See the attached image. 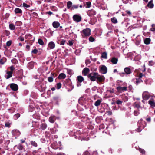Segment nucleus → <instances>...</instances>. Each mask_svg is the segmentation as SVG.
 <instances>
[{"instance_id":"20e7f679","label":"nucleus","mask_w":155,"mask_h":155,"mask_svg":"<svg viewBox=\"0 0 155 155\" xmlns=\"http://www.w3.org/2000/svg\"><path fill=\"white\" fill-rule=\"evenodd\" d=\"M99 70L101 73L105 74L107 73V69L105 65H102L100 66Z\"/></svg>"},{"instance_id":"7c9ffc66","label":"nucleus","mask_w":155,"mask_h":155,"mask_svg":"<svg viewBox=\"0 0 155 155\" xmlns=\"http://www.w3.org/2000/svg\"><path fill=\"white\" fill-rule=\"evenodd\" d=\"M38 44L41 45H44V42L41 39H39L38 40Z\"/></svg>"},{"instance_id":"e2e57ef3","label":"nucleus","mask_w":155,"mask_h":155,"mask_svg":"<svg viewBox=\"0 0 155 155\" xmlns=\"http://www.w3.org/2000/svg\"><path fill=\"white\" fill-rule=\"evenodd\" d=\"M12 62L13 63L16 64L18 62L17 60L15 59H14L12 60Z\"/></svg>"},{"instance_id":"5701e85b","label":"nucleus","mask_w":155,"mask_h":155,"mask_svg":"<svg viewBox=\"0 0 155 155\" xmlns=\"http://www.w3.org/2000/svg\"><path fill=\"white\" fill-rule=\"evenodd\" d=\"M47 127V125L45 123H42L40 125V128L43 130H45Z\"/></svg>"},{"instance_id":"37998d69","label":"nucleus","mask_w":155,"mask_h":155,"mask_svg":"<svg viewBox=\"0 0 155 155\" xmlns=\"http://www.w3.org/2000/svg\"><path fill=\"white\" fill-rule=\"evenodd\" d=\"M139 110V109H138L137 110H135L134 111V114L135 116H137L140 113L138 111Z\"/></svg>"},{"instance_id":"c85d7f7f","label":"nucleus","mask_w":155,"mask_h":155,"mask_svg":"<svg viewBox=\"0 0 155 155\" xmlns=\"http://www.w3.org/2000/svg\"><path fill=\"white\" fill-rule=\"evenodd\" d=\"M9 28L11 30H13L15 29V26L13 24H10L9 25Z\"/></svg>"},{"instance_id":"338daca9","label":"nucleus","mask_w":155,"mask_h":155,"mask_svg":"<svg viewBox=\"0 0 155 155\" xmlns=\"http://www.w3.org/2000/svg\"><path fill=\"white\" fill-rule=\"evenodd\" d=\"M68 43H69V45L70 46H72L73 45V42H72V41H71V40L69 41Z\"/></svg>"},{"instance_id":"9d476101","label":"nucleus","mask_w":155,"mask_h":155,"mask_svg":"<svg viewBox=\"0 0 155 155\" xmlns=\"http://www.w3.org/2000/svg\"><path fill=\"white\" fill-rule=\"evenodd\" d=\"M55 46V45L53 41L49 42L48 45L47 49L48 50L54 49Z\"/></svg>"},{"instance_id":"a18cd8bd","label":"nucleus","mask_w":155,"mask_h":155,"mask_svg":"<svg viewBox=\"0 0 155 155\" xmlns=\"http://www.w3.org/2000/svg\"><path fill=\"white\" fill-rule=\"evenodd\" d=\"M116 103V100L115 98H113L112 100V102L111 103V104L112 105H114Z\"/></svg>"},{"instance_id":"774afa93","label":"nucleus","mask_w":155,"mask_h":155,"mask_svg":"<svg viewBox=\"0 0 155 155\" xmlns=\"http://www.w3.org/2000/svg\"><path fill=\"white\" fill-rule=\"evenodd\" d=\"M18 39H19L21 41H23L24 40V38L21 37H19L18 38Z\"/></svg>"},{"instance_id":"a211bd4d","label":"nucleus","mask_w":155,"mask_h":155,"mask_svg":"<svg viewBox=\"0 0 155 155\" xmlns=\"http://www.w3.org/2000/svg\"><path fill=\"white\" fill-rule=\"evenodd\" d=\"M125 73L127 74H130L131 73V69L129 67H126L124 69Z\"/></svg>"},{"instance_id":"79ce46f5","label":"nucleus","mask_w":155,"mask_h":155,"mask_svg":"<svg viewBox=\"0 0 155 155\" xmlns=\"http://www.w3.org/2000/svg\"><path fill=\"white\" fill-rule=\"evenodd\" d=\"M89 40L91 42H93L95 40V38L91 36L89 37Z\"/></svg>"},{"instance_id":"4468645a","label":"nucleus","mask_w":155,"mask_h":155,"mask_svg":"<svg viewBox=\"0 0 155 155\" xmlns=\"http://www.w3.org/2000/svg\"><path fill=\"white\" fill-rule=\"evenodd\" d=\"M14 12L15 14H19L21 15L22 13V10L19 8H16L14 10Z\"/></svg>"},{"instance_id":"1a4fd4ad","label":"nucleus","mask_w":155,"mask_h":155,"mask_svg":"<svg viewBox=\"0 0 155 155\" xmlns=\"http://www.w3.org/2000/svg\"><path fill=\"white\" fill-rule=\"evenodd\" d=\"M88 15L91 17H93L96 14V12L94 10H89L87 12Z\"/></svg>"},{"instance_id":"473e14b6","label":"nucleus","mask_w":155,"mask_h":155,"mask_svg":"<svg viewBox=\"0 0 155 155\" xmlns=\"http://www.w3.org/2000/svg\"><path fill=\"white\" fill-rule=\"evenodd\" d=\"M86 8H89L91 6V3L90 2H86Z\"/></svg>"},{"instance_id":"58836bf2","label":"nucleus","mask_w":155,"mask_h":155,"mask_svg":"<svg viewBox=\"0 0 155 155\" xmlns=\"http://www.w3.org/2000/svg\"><path fill=\"white\" fill-rule=\"evenodd\" d=\"M23 146L21 144H19L18 146V148L19 150H23Z\"/></svg>"},{"instance_id":"f8f14e48","label":"nucleus","mask_w":155,"mask_h":155,"mask_svg":"<svg viewBox=\"0 0 155 155\" xmlns=\"http://www.w3.org/2000/svg\"><path fill=\"white\" fill-rule=\"evenodd\" d=\"M90 72L89 69L86 67L84 68L83 70L82 71V74L84 76H86Z\"/></svg>"},{"instance_id":"680f3d73","label":"nucleus","mask_w":155,"mask_h":155,"mask_svg":"<svg viewBox=\"0 0 155 155\" xmlns=\"http://www.w3.org/2000/svg\"><path fill=\"white\" fill-rule=\"evenodd\" d=\"M83 155H90V153L88 151H85Z\"/></svg>"},{"instance_id":"4be33fe9","label":"nucleus","mask_w":155,"mask_h":155,"mask_svg":"<svg viewBox=\"0 0 155 155\" xmlns=\"http://www.w3.org/2000/svg\"><path fill=\"white\" fill-rule=\"evenodd\" d=\"M135 84L137 85L141 82H143V81L141 79L139 78H136Z\"/></svg>"},{"instance_id":"6ab92c4d","label":"nucleus","mask_w":155,"mask_h":155,"mask_svg":"<svg viewBox=\"0 0 155 155\" xmlns=\"http://www.w3.org/2000/svg\"><path fill=\"white\" fill-rule=\"evenodd\" d=\"M52 25L55 28H57L60 26V24L58 21H54L52 23Z\"/></svg>"},{"instance_id":"f257e3e1","label":"nucleus","mask_w":155,"mask_h":155,"mask_svg":"<svg viewBox=\"0 0 155 155\" xmlns=\"http://www.w3.org/2000/svg\"><path fill=\"white\" fill-rule=\"evenodd\" d=\"M146 124V122L143 120H139L137 123V126L138 127L137 130V132H140L145 127Z\"/></svg>"},{"instance_id":"6e6d98bb","label":"nucleus","mask_w":155,"mask_h":155,"mask_svg":"<svg viewBox=\"0 0 155 155\" xmlns=\"http://www.w3.org/2000/svg\"><path fill=\"white\" fill-rule=\"evenodd\" d=\"M151 30L153 31H155V25L153 24L152 25V27L151 29Z\"/></svg>"},{"instance_id":"3c124183","label":"nucleus","mask_w":155,"mask_h":155,"mask_svg":"<svg viewBox=\"0 0 155 155\" xmlns=\"http://www.w3.org/2000/svg\"><path fill=\"white\" fill-rule=\"evenodd\" d=\"M143 76H145V75L144 74H143L142 73H140L139 74L138 78H141Z\"/></svg>"},{"instance_id":"393cba45","label":"nucleus","mask_w":155,"mask_h":155,"mask_svg":"<svg viewBox=\"0 0 155 155\" xmlns=\"http://www.w3.org/2000/svg\"><path fill=\"white\" fill-rule=\"evenodd\" d=\"M151 41V40L149 38H146L144 40V43L146 45L149 44Z\"/></svg>"},{"instance_id":"e433bc0d","label":"nucleus","mask_w":155,"mask_h":155,"mask_svg":"<svg viewBox=\"0 0 155 155\" xmlns=\"http://www.w3.org/2000/svg\"><path fill=\"white\" fill-rule=\"evenodd\" d=\"M31 144L32 145L35 147H36L37 146V143L35 141H31Z\"/></svg>"},{"instance_id":"7ed1b4c3","label":"nucleus","mask_w":155,"mask_h":155,"mask_svg":"<svg viewBox=\"0 0 155 155\" xmlns=\"http://www.w3.org/2000/svg\"><path fill=\"white\" fill-rule=\"evenodd\" d=\"M98 74L97 72H92L87 75V77L91 81H96V77Z\"/></svg>"},{"instance_id":"bf43d9fd","label":"nucleus","mask_w":155,"mask_h":155,"mask_svg":"<svg viewBox=\"0 0 155 155\" xmlns=\"http://www.w3.org/2000/svg\"><path fill=\"white\" fill-rule=\"evenodd\" d=\"M23 7H26V8H29L30 7L29 5H27L25 3H23Z\"/></svg>"},{"instance_id":"bb28decb","label":"nucleus","mask_w":155,"mask_h":155,"mask_svg":"<svg viewBox=\"0 0 155 155\" xmlns=\"http://www.w3.org/2000/svg\"><path fill=\"white\" fill-rule=\"evenodd\" d=\"M101 57L104 59H107V53L105 52L102 53L101 54Z\"/></svg>"},{"instance_id":"13d9d810","label":"nucleus","mask_w":155,"mask_h":155,"mask_svg":"<svg viewBox=\"0 0 155 155\" xmlns=\"http://www.w3.org/2000/svg\"><path fill=\"white\" fill-rule=\"evenodd\" d=\"M65 41H66L65 40L63 39L61 40L60 41V44L62 45H64L65 44Z\"/></svg>"},{"instance_id":"09e8293b","label":"nucleus","mask_w":155,"mask_h":155,"mask_svg":"<svg viewBox=\"0 0 155 155\" xmlns=\"http://www.w3.org/2000/svg\"><path fill=\"white\" fill-rule=\"evenodd\" d=\"M112 22L114 23H116V18L115 17H113L111 18Z\"/></svg>"},{"instance_id":"0e129e2a","label":"nucleus","mask_w":155,"mask_h":155,"mask_svg":"<svg viewBox=\"0 0 155 155\" xmlns=\"http://www.w3.org/2000/svg\"><path fill=\"white\" fill-rule=\"evenodd\" d=\"M123 102L122 101H120L119 100H117V104H120Z\"/></svg>"},{"instance_id":"c03bdc74","label":"nucleus","mask_w":155,"mask_h":155,"mask_svg":"<svg viewBox=\"0 0 155 155\" xmlns=\"http://www.w3.org/2000/svg\"><path fill=\"white\" fill-rule=\"evenodd\" d=\"M51 9L54 11H57V8L55 6H52L51 7Z\"/></svg>"},{"instance_id":"5fc2aeb1","label":"nucleus","mask_w":155,"mask_h":155,"mask_svg":"<svg viewBox=\"0 0 155 155\" xmlns=\"http://www.w3.org/2000/svg\"><path fill=\"white\" fill-rule=\"evenodd\" d=\"M107 91L110 93H113L114 92V89H110V90H108Z\"/></svg>"},{"instance_id":"2f4dec72","label":"nucleus","mask_w":155,"mask_h":155,"mask_svg":"<svg viewBox=\"0 0 155 155\" xmlns=\"http://www.w3.org/2000/svg\"><path fill=\"white\" fill-rule=\"evenodd\" d=\"M9 69L10 70V71H10L11 72L13 73V71H14V70L15 69V68L13 66H12L11 67H8V69Z\"/></svg>"},{"instance_id":"603ef678","label":"nucleus","mask_w":155,"mask_h":155,"mask_svg":"<svg viewBox=\"0 0 155 155\" xmlns=\"http://www.w3.org/2000/svg\"><path fill=\"white\" fill-rule=\"evenodd\" d=\"M38 52V51L37 49H34L32 51L31 53H32L34 54H36Z\"/></svg>"},{"instance_id":"864d4df0","label":"nucleus","mask_w":155,"mask_h":155,"mask_svg":"<svg viewBox=\"0 0 155 155\" xmlns=\"http://www.w3.org/2000/svg\"><path fill=\"white\" fill-rule=\"evenodd\" d=\"M139 151L142 154H144L145 153V151L144 149L140 148L139 149Z\"/></svg>"},{"instance_id":"ddd939ff","label":"nucleus","mask_w":155,"mask_h":155,"mask_svg":"<svg viewBox=\"0 0 155 155\" xmlns=\"http://www.w3.org/2000/svg\"><path fill=\"white\" fill-rule=\"evenodd\" d=\"M96 78V79L97 80V83H101L104 80L103 77L99 74H98Z\"/></svg>"},{"instance_id":"f03ea898","label":"nucleus","mask_w":155,"mask_h":155,"mask_svg":"<svg viewBox=\"0 0 155 155\" xmlns=\"http://www.w3.org/2000/svg\"><path fill=\"white\" fill-rule=\"evenodd\" d=\"M83 38H85L89 37L91 35V30L88 28L84 29L80 31Z\"/></svg>"},{"instance_id":"6e6552de","label":"nucleus","mask_w":155,"mask_h":155,"mask_svg":"<svg viewBox=\"0 0 155 155\" xmlns=\"http://www.w3.org/2000/svg\"><path fill=\"white\" fill-rule=\"evenodd\" d=\"M10 87L13 91H17L18 89V85L15 83H11L10 84Z\"/></svg>"},{"instance_id":"052dcab7","label":"nucleus","mask_w":155,"mask_h":155,"mask_svg":"<svg viewBox=\"0 0 155 155\" xmlns=\"http://www.w3.org/2000/svg\"><path fill=\"white\" fill-rule=\"evenodd\" d=\"M12 41H7L6 43V45L7 46H9L11 45Z\"/></svg>"},{"instance_id":"8fccbe9b","label":"nucleus","mask_w":155,"mask_h":155,"mask_svg":"<svg viewBox=\"0 0 155 155\" xmlns=\"http://www.w3.org/2000/svg\"><path fill=\"white\" fill-rule=\"evenodd\" d=\"M32 37V35L31 34H26L25 35V38H27L28 37H29V39H30Z\"/></svg>"},{"instance_id":"f3484780","label":"nucleus","mask_w":155,"mask_h":155,"mask_svg":"<svg viewBox=\"0 0 155 155\" xmlns=\"http://www.w3.org/2000/svg\"><path fill=\"white\" fill-rule=\"evenodd\" d=\"M148 104L152 107H155V102L153 99H150L148 101Z\"/></svg>"},{"instance_id":"49530a36","label":"nucleus","mask_w":155,"mask_h":155,"mask_svg":"<svg viewBox=\"0 0 155 155\" xmlns=\"http://www.w3.org/2000/svg\"><path fill=\"white\" fill-rule=\"evenodd\" d=\"M48 80L49 82H51L53 81V78L52 77H50L48 78Z\"/></svg>"},{"instance_id":"a19ab883","label":"nucleus","mask_w":155,"mask_h":155,"mask_svg":"<svg viewBox=\"0 0 155 155\" xmlns=\"http://www.w3.org/2000/svg\"><path fill=\"white\" fill-rule=\"evenodd\" d=\"M20 114L19 113H17L15 114L14 116V118L16 120L17 119L18 117H20Z\"/></svg>"},{"instance_id":"a878e982","label":"nucleus","mask_w":155,"mask_h":155,"mask_svg":"<svg viewBox=\"0 0 155 155\" xmlns=\"http://www.w3.org/2000/svg\"><path fill=\"white\" fill-rule=\"evenodd\" d=\"M67 8L68 9H70L72 8V3L71 1H69L67 2Z\"/></svg>"},{"instance_id":"4c0bfd02","label":"nucleus","mask_w":155,"mask_h":155,"mask_svg":"<svg viewBox=\"0 0 155 155\" xmlns=\"http://www.w3.org/2000/svg\"><path fill=\"white\" fill-rule=\"evenodd\" d=\"M57 88L58 89H59L61 87V84L60 82L56 84Z\"/></svg>"},{"instance_id":"f704fd0d","label":"nucleus","mask_w":155,"mask_h":155,"mask_svg":"<svg viewBox=\"0 0 155 155\" xmlns=\"http://www.w3.org/2000/svg\"><path fill=\"white\" fill-rule=\"evenodd\" d=\"M134 107H136L138 109L139 108L141 107L140 106V103H135L134 104Z\"/></svg>"},{"instance_id":"9b49d317","label":"nucleus","mask_w":155,"mask_h":155,"mask_svg":"<svg viewBox=\"0 0 155 155\" xmlns=\"http://www.w3.org/2000/svg\"><path fill=\"white\" fill-rule=\"evenodd\" d=\"M117 90L118 92L121 93L124 91H125L127 90V87H120L118 86L117 87Z\"/></svg>"},{"instance_id":"ea45409f","label":"nucleus","mask_w":155,"mask_h":155,"mask_svg":"<svg viewBox=\"0 0 155 155\" xmlns=\"http://www.w3.org/2000/svg\"><path fill=\"white\" fill-rule=\"evenodd\" d=\"M4 34L6 36H8L10 34V32L9 31L5 30L4 31Z\"/></svg>"},{"instance_id":"423d86ee","label":"nucleus","mask_w":155,"mask_h":155,"mask_svg":"<svg viewBox=\"0 0 155 155\" xmlns=\"http://www.w3.org/2000/svg\"><path fill=\"white\" fill-rule=\"evenodd\" d=\"M118 40L119 41V42H118L117 43L118 44H119V45H118L117 44V47H118L119 48H124V46H125V47L124 48H127V47L126 46V44L124 43V41H120L119 39V38H118Z\"/></svg>"},{"instance_id":"72a5a7b5","label":"nucleus","mask_w":155,"mask_h":155,"mask_svg":"<svg viewBox=\"0 0 155 155\" xmlns=\"http://www.w3.org/2000/svg\"><path fill=\"white\" fill-rule=\"evenodd\" d=\"M53 99L54 101L57 103L59 101V97L58 96H54L53 97Z\"/></svg>"},{"instance_id":"4d7b16f0","label":"nucleus","mask_w":155,"mask_h":155,"mask_svg":"<svg viewBox=\"0 0 155 155\" xmlns=\"http://www.w3.org/2000/svg\"><path fill=\"white\" fill-rule=\"evenodd\" d=\"M50 135V133L46 131L45 132V136L47 137H49Z\"/></svg>"},{"instance_id":"c9c22d12","label":"nucleus","mask_w":155,"mask_h":155,"mask_svg":"<svg viewBox=\"0 0 155 155\" xmlns=\"http://www.w3.org/2000/svg\"><path fill=\"white\" fill-rule=\"evenodd\" d=\"M78 7V5H72V8H71V10H74V9H77Z\"/></svg>"},{"instance_id":"412c9836","label":"nucleus","mask_w":155,"mask_h":155,"mask_svg":"<svg viewBox=\"0 0 155 155\" xmlns=\"http://www.w3.org/2000/svg\"><path fill=\"white\" fill-rule=\"evenodd\" d=\"M66 77V75L63 73H61L58 76V78L59 79H65Z\"/></svg>"},{"instance_id":"39448f33","label":"nucleus","mask_w":155,"mask_h":155,"mask_svg":"<svg viewBox=\"0 0 155 155\" xmlns=\"http://www.w3.org/2000/svg\"><path fill=\"white\" fill-rule=\"evenodd\" d=\"M142 98L145 100H147L150 97V94L147 91H144L142 94Z\"/></svg>"},{"instance_id":"aec40b11","label":"nucleus","mask_w":155,"mask_h":155,"mask_svg":"<svg viewBox=\"0 0 155 155\" xmlns=\"http://www.w3.org/2000/svg\"><path fill=\"white\" fill-rule=\"evenodd\" d=\"M56 120V117L55 116H51L49 119V121L52 123H54Z\"/></svg>"},{"instance_id":"2eb2a0df","label":"nucleus","mask_w":155,"mask_h":155,"mask_svg":"<svg viewBox=\"0 0 155 155\" xmlns=\"http://www.w3.org/2000/svg\"><path fill=\"white\" fill-rule=\"evenodd\" d=\"M6 73L7 74L6 76H5V78L6 79H8L11 78L12 76V72H10L9 71H6Z\"/></svg>"},{"instance_id":"dca6fc26","label":"nucleus","mask_w":155,"mask_h":155,"mask_svg":"<svg viewBox=\"0 0 155 155\" xmlns=\"http://www.w3.org/2000/svg\"><path fill=\"white\" fill-rule=\"evenodd\" d=\"M147 6L150 8H152L154 7V4L153 3V0H151L149 2L147 5Z\"/></svg>"},{"instance_id":"cd10ccee","label":"nucleus","mask_w":155,"mask_h":155,"mask_svg":"<svg viewBox=\"0 0 155 155\" xmlns=\"http://www.w3.org/2000/svg\"><path fill=\"white\" fill-rule=\"evenodd\" d=\"M101 101L100 99L97 100L94 103V105L96 106H98L100 105Z\"/></svg>"},{"instance_id":"c756f323","label":"nucleus","mask_w":155,"mask_h":155,"mask_svg":"<svg viewBox=\"0 0 155 155\" xmlns=\"http://www.w3.org/2000/svg\"><path fill=\"white\" fill-rule=\"evenodd\" d=\"M110 61L112 62V64H116V58L115 57L112 58L110 60Z\"/></svg>"},{"instance_id":"de8ad7c7","label":"nucleus","mask_w":155,"mask_h":155,"mask_svg":"<svg viewBox=\"0 0 155 155\" xmlns=\"http://www.w3.org/2000/svg\"><path fill=\"white\" fill-rule=\"evenodd\" d=\"M155 64V63L153 61H149L148 65L149 66L153 65Z\"/></svg>"},{"instance_id":"b1692460","label":"nucleus","mask_w":155,"mask_h":155,"mask_svg":"<svg viewBox=\"0 0 155 155\" xmlns=\"http://www.w3.org/2000/svg\"><path fill=\"white\" fill-rule=\"evenodd\" d=\"M77 80L80 83H81L84 80V79L81 76H78L77 77Z\"/></svg>"},{"instance_id":"0eeeda50","label":"nucleus","mask_w":155,"mask_h":155,"mask_svg":"<svg viewBox=\"0 0 155 155\" xmlns=\"http://www.w3.org/2000/svg\"><path fill=\"white\" fill-rule=\"evenodd\" d=\"M73 20L77 22H80L82 19L81 17V16L77 14L74 15L73 16Z\"/></svg>"},{"instance_id":"69168bd1","label":"nucleus","mask_w":155,"mask_h":155,"mask_svg":"<svg viewBox=\"0 0 155 155\" xmlns=\"http://www.w3.org/2000/svg\"><path fill=\"white\" fill-rule=\"evenodd\" d=\"M5 61L3 59H1L0 60V64H3L5 62Z\"/></svg>"}]
</instances>
